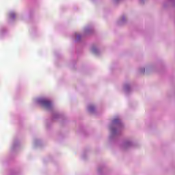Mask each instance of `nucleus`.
I'll use <instances>...</instances> for the list:
<instances>
[{
	"mask_svg": "<svg viewBox=\"0 0 175 175\" xmlns=\"http://www.w3.org/2000/svg\"><path fill=\"white\" fill-rule=\"evenodd\" d=\"M109 128L111 135L116 136L118 132H120V130L122 129V122H121V120H120V118L113 119Z\"/></svg>",
	"mask_w": 175,
	"mask_h": 175,
	"instance_id": "obj_1",
	"label": "nucleus"
},
{
	"mask_svg": "<svg viewBox=\"0 0 175 175\" xmlns=\"http://www.w3.org/2000/svg\"><path fill=\"white\" fill-rule=\"evenodd\" d=\"M36 102L37 103H38V105L43 106V107H44L47 110H50V109H51L53 106V105L51 104V101L49 100L47 98H40L36 100Z\"/></svg>",
	"mask_w": 175,
	"mask_h": 175,
	"instance_id": "obj_2",
	"label": "nucleus"
},
{
	"mask_svg": "<svg viewBox=\"0 0 175 175\" xmlns=\"http://www.w3.org/2000/svg\"><path fill=\"white\" fill-rule=\"evenodd\" d=\"M123 90L125 94H129V92H131V83H125L123 87Z\"/></svg>",
	"mask_w": 175,
	"mask_h": 175,
	"instance_id": "obj_3",
	"label": "nucleus"
},
{
	"mask_svg": "<svg viewBox=\"0 0 175 175\" xmlns=\"http://www.w3.org/2000/svg\"><path fill=\"white\" fill-rule=\"evenodd\" d=\"M129 147H131V141L129 140L125 141L122 145L123 150H126V148H129Z\"/></svg>",
	"mask_w": 175,
	"mask_h": 175,
	"instance_id": "obj_4",
	"label": "nucleus"
},
{
	"mask_svg": "<svg viewBox=\"0 0 175 175\" xmlns=\"http://www.w3.org/2000/svg\"><path fill=\"white\" fill-rule=\"evenodd\" d=\"M126 21H128V18L126 16H122L118 21V24L119 25H122V24H124V23H126Z\"/></svg>",
	"mask_w": 175,
	"mask_h": 175,
	"instance_id": "obj_5",
	"label": "nucleus"
},
{
	"mask_svg": "<svg viewBox=\"0 0 175 175\" xmlns=\"http://www.w3.org/2000/svg\"><path fill=\"white\" fill-rule=\"evenodd\" d=\"M88 111H90V113H94V111H95V107L94 105H89Z\"/></svg>",
	"mask_w": 175,
	"mask_h": 175,
	"instance_id": "obj_6",
	"label": "nucleus"
},
{
	"mask_svg": "<svg viewBox=\"0 0 175 175\" xmlns=\"http://www.w3.org/2000/svg\"><path fill=\"white\" fill-rule=\"evenodd\" d=\"M9 18H10V20H14V18H16V14L14 12H10L9 14Z\"/></svg>",
	"mask_w": 175,
	"mask_h": 175,
	"instance_id": "obj_7",
	"label": "nucleus"
},
{
	"mask_svg": "<svg viewBox=\"0 0 175 175\" xmlns=\"http://www.w3.org/2000/svg\"><path fill=\"white\" fill-rule=\"evenodd\" d=\"M92 51L94 54H98V49L95 46L92 47Z\"/></svg>",
	"mask_w": 175,
	"mask_h": 175,
	"instance_id": "obj_8",
	"label": "nucleus"
},
{
	"mask_svg": "<svg viewBox=\"0 0 175 175\" xmlns=\"http://www.w3.org/2000/svg\"><path fill=\"white\" fill-rule=\"evenodd\" d=\"M77 42H79L81 39V36L79 34H77Z\"/></svg>",
	"mask_w": 175,
	"mask_h": 175,
	"instance_id": "obj_9",
	"label": "nucleus"
},
{
	"mask_svg": "<svg viewBox=\"0 0 175 175\" xmlns=\"http://www.w3.org/2000/svg\"><path fill=\"white\" fill-rule=\"evenodd\" d=\"M114 1V2H118V1H120V0H113Z\"/></svg>",
	"mask_w": 175,
	"mask_h": 175,
	"instance_id": "obj_10",
	"label": "nucleus"
}]
</instances>
